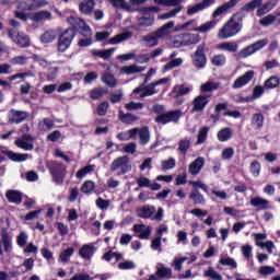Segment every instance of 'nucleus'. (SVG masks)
Returning a JSON list of instances; mask_svg holds the SVG:
<instances>
[{"label": "nucleus", "instance_id": "obj_61", "mask_svg": "<svg viewBox=\"0 0 280 280\" xmlns=\"http://www.w3.org/2000/svg\"><path fill=\"white\" fill-rule=\"evenodd\" d=\"M144 106L145 105H143V103H140V102L137 103L133 101L125 104V108L127 110H143Z\"/></svg>", "mask_w": 280, "mask_h": 280}, {"label": "nucleus", "instance_id": "obj_48", "mask_svg": "<svg viewBox=\"0 0 280 280\" xmlns=\"http://www.w3.org/2000/svg\"><path fill=\"white\" fill-rule=\"evenodd\" d=\"M58 36V34L56 33V31L54 30H49L46 31L42 36H40V40L43 43H54V40H56V37Z\"/></svg>", "mask_w": 280, "mask_h": 280}, {"label": "nucleus", "instance_id": "obj_3", "mask_svg": "<svg viewBox=\"0 0 280 280\" xmlns=\"http://www.w3.org/2000/svg\"><path fill=\"white\" fill-rule=\"evenodd\" d=\"M109 170L110 172H118V175L128 174V172L132 171V165L130 164V158H128V155L116 158L112 162Z\"/></svg>", "mask_w": 280, "mask_h": 280}, {"label": "nucleus", "instance_id": "obj_29", "mask_svg": "<svg viewBox=\"0 0 280 280\" xmlns=\"http://www.w3.org/2000/svg\"><path fill=\"white\" fill-rule=\"evenodd\" d=\"M130 38H132V32H125L109 38L108 43L109 45H119V43L130 40Z\"/></svg>", "mask_w": 280, "mask_h": 280}, {"label": "nucleus", "instance_id": "obj_5", "mask_svg": "<svg viewBox=\"0 0 280 280\" xmlns=\"http://www.w3.org/2000/svg\"><path fill=\"white\" fill-rule=\"evenodd\" d=\"M156 93H159V89H154V85H151L150 83L148 85L141 84L133 89L131 97H133V100H139V97L143 98L150 97L151 95H156Z\"/></svg>", "mask_w": 280, "mask_h": 280}, {"label": "nucleus", "instance_id": "obj_42", "mask_svg": "<svg viewBox=\"0 0 280 280\" xmlns=\"http://www.w3.org/2000/svg\"><path fill=\"white\" fill-rule=\"evenodd\" d=\"M74 253H75V249L73 247H68L67 249L60 253L59 261L61 264H67L71 259Z\"/></svg>", "mask_w": 280, "mask_h": 280}, {"label": "nucleus", "instance_id": "obj_16", "mask_svg": "<svg viewBox=\"0 0 280 280\" xmlns=\"http://www.w3.org/2000/svg\"><path fill=\"white\" fill-rule=\"evenodd\" d=\"M133 233H136L140 240H150V236L152 235V228L145 224H135Z\"/></svg>", "mask_w": 280, "mask_h": 280}, {"label": "nucleus", "instance_id": "obj_37", "mask_svg": "<svg viewBox=\"0 0 280 280\" xmlns=\"http://www.w3.org/2000/svg\"><path fill=\"white\" fill-rule=\"evenodd\" d=\"M264 4V0H250L244 7H242L243 12H255Z\"/></svg>", "mask_w": 280, "mask_h": 280}, {"label": "nucleus", "instance_id": "obj_31", "mask_svg": "<svg viewBox=\"0 0 280 280\" xmlns=\"http://www.w3.org/2000/svg\"><path fill=\"white\" fill-rule=\"evenodd\" d=\"M5 197L9 202H12L13 205H21L23 200V195L19 190H8Z\"/></svg>", "mask_w": 280, "mask_h": 280}, {"label": "nucleus", "instance_id": "obj_38", "mask_svg": "<svg viewBox=\"0 0 280 280\" xmlns=\"http://www.w3.org/2000/svg\"><path fill=\"white\" fill-rule=\"evenodd\" d=\"M92 56H96L98 58H103V60H108L113 54H115V48H109L105 50H97L93 49L91 50Z\"/></svg>", "mask_w": 280, "mask_h": 280}, {"label": "nucleus", "instance_id": "obj_64", "mask_svg": "<svg viewBox=\"0 0 280 280\" xmlns=\"http://www.w3.org/2000/svg\"><path fill=\"white\" fill-rule=\"evenodd\" d=\"M211 62L214 67H223V65H226V57L224 55H215L212 57Z\"/></svg>", "mask_w": 280, "mask_h": 280}, {"label": "nucleus", "instance_id": "obj_14", "mask_svg": "<svg viewBox=\"0 0 280 280\" xmlns=\"http://www.w3.org/2000/svg\"><path fill=\"white\" fill-rule=\"evenodd\" d=\"M30 117L27 112L11 109L8 115L9 124H23Z\"/></svg>", "mask_w": 280, "mask_h": 280}, {"label": "nucleus", "instance_id": "obj_41", "mask_svg": "<svg viewBox=\"0 0 280 280\" xmlns=\"http://www.w3.org/2000/svg\"><path fill=\"white\" fill-rule=\"evenodd\" d=\"M32 21H49L51 20V12L47 11V10H44V11H39V12H36L35 14H33L31 16Z\"/></svg>", "mask_w": 280, "mask_h": 280}, {"label": "nucleus", "instance_id": "obj_7", "mask_svg": "<svg viewBox=\"0 0 280 280\" xmlns=\"http://www.w3.org/2000/svg\"><path fill=\"white\" fill-rule=\"evenodd\" d=\"M209 96L206 94H199L191 101L190 113H205V108L209 106Z\"/></svg>", "mask_w": 280, "mask_h": 280}, {"label": "nucleus", "instance_id": "obj_19", "mask_svg": "<svg viewBox=\"0 0 280 280\" xmlns=\"http://www.w3.org/2000/svg\"><path fill=\"white\" fill-rule=\"evenodd\" d=\"M95 250H97V249L95 248L94 244H84L79 249V256L82 259H85L89 261L92 259L93 255H95Z\"/></svg>", "mask_w": 280, "mask_h": 280}, {"label": "nucleus", "instance_id": "obj_11", "mask_svg": "<svg viewBox=\"0 0 280 280\" xmlns=\"http://www.w3.org/2000/svg\"><path fill=\"white\" fill-rule=\"evenodd\" d=\"M74 36L75 35L73 34V30H67L59 38L58 49L60 51H67L69 47H71V43Z\"/></svg>", "mask_w": 280, "mask_h": 280}, {"label": "nucleus", "instance_id": "obj_47", "mask_svg": "<svg viewBox=\"0 0 280 280\" xmlns=\"http://www.w3.org/2000/svg\"><path fill=\"white\" fill-rule=\"evenodd\" d=\"M119 119L122 121V124H132L133 121H139V117H137L133 114L127 113L124 114V112H119Z\"/></svg>", "mask_w": 280, "mask_h": 280}, {"label": "nucleus", "instance_id": "obj_6", "mask_svg": "<svg viewBox=\"0 0 280 280\" xmlns=\"http://www.w3.org/2000/svg\"><path fill=\"white\" fill-rule=\"evenodd\" d=\"M183 117V112L182 110H171L165 114L159 115L155 118L156 124H162L165 126V124H176L178 122V119Z\"/></svg>", "mask_w": 280, "mask_h": 280}, {"label": "nucleus", "instance_id": "obj_25", "mask_svg": "<svg viewBox=\"0 0 280 280\" xmlns=\"http://www.w3.org/2000/svg\"><path fill=\"white\" fill-rule=\"evenodd\" d=\"M79 10L81 14H93V10H95V0H83L79 4Z\"/></svg>", "mask_w": 280, "mask_h": 280}, {"label": "nucleus", "instance_id": "obj_46", "mask_svg": "<svg viewBox=\"0 0 280 280\" xmlns=\"http://www.w3.org/2000/svg\"><path fill=\"white\" fill-rule=\"evenodd\" d=\"M102 82L106 84L107 86H110V89H115L117 86V79H115V75L110 73H105L101 77Z\"/></svg>", "mask_w": 280, "mask_h": 280}, {"label": "nucleus", "instance_id": "obj_59", "mask_svg": "<svg viewBox=\"0 0 280 280\" xmlns=\"http://www.w3.org/2000/svg\"><path fill=\"white\" fill-rule=\"evenodd\" d=\"M203 277H209L212 280H222V275L215 271L212 267H209L205 272Z\"/></svg>", "mask_w": 280, "mask_h": 280}, {"label": "nucleus", "instance_id": "obj_54", "mask_svg": "<svg viewBox=\"0 0 280 280\" xmlns=\"http://www.w3.org/2000/svg\"><path fill=\"white\" fill-rule=\"evenodd\" d=\"M189 198L192 200V202H195V205H205L206 202L205 196L200 194V191H192L189 195Z\"/></svg>", "mask_w": 280, "mask_h": 280}, {"label": "nucleus", "instance_id": "obj_56", "mask_svg": "<svg viewBox=\"0 0 280 280\" xmlns=\"http://www.w3.org/2000/svg\"><path fill=\"white\" fill-rule=\"evenodd\" d=\"M235 154V149L233 147H229L222 150L221 152V159L222 161H231Z\"/></svg>", "mask_w": 280, "mask_h": 280}, {"label": "nucleus", "instance_id": "obj_39", "mask_svg": "<svg viewBox=\"0 0 280 280\" xmlns=\"http://www.w3.org/2000/svg\"><path fill=\"white\" fill-rule=\"evenodd\" d=\"M154 25V15L140 16L138 19V27H152Z\"/></svg>", "mask_w": 280, "mask_h": 280}, {"label": "nucleus", "instance_id": "obj_8", "mask_svg": "<svg viewBox=\"0 0 280 280\" xmlns=\"http://www.w3.org/2000/svg\"><path fill=\"white\" fill-rule=\"evenodd\" d=\"M34 137L25 133L21 138H16L14 143L21 150H25L26 152H32L34 150Z\"/></svg>", "mask_w": 280, "mask_h": 280}, {"label": "nucleus", "instance_id": "obj_17", "mask_svg": "<svg viewBox=\"0 0 280 280\" xmlns=\"http://www.w3.org/2000/svg\"><path fill=\"white\" fill-rule=\"evenodd\" d=\"M255 78V71L249 70L245 72L243 75L238 77L234 83L233 89H242L243 86H246Z\"/></svg>", "mask_w": 280, "mask_h": 280}, {"label": "nucleus", "instance_id": "obj_1", "mask_svg": "<svg viewBox=\"0 0 280 280\" xmlns=\"http://www.w3.org/2000/svg\"><path fill=\"white\" fill-rule=\"evenodd\" d=\"M242 21L235 19V15L230 18V20L219 30L218 38L221 40H226V38H233L242 32Z\"/></svg>", "mask_w": 280, "mask_h": 280}, {"label": "nucleus", "instance_id": "obj_55", "mask_svg": "<svg viewBox=\"0 0 280 280\" xmlns=\"http://www.w3.org/2000/svg\"><path fill=\"white\" fill-rule=\"evenodd\" d=\"M95 190V184L93 180H85L81 186L82 194H93Z\"/></svg>", "mask_w": 280, "mask_h": 280}, {"label": "nucleus", "instance_id": "obj_9", "mask_svg": "<svg viewBox=\"0 0 280 280\" xmlns=\"http://www.w3.org/2000/svg\"><path fill=\"white\" fill-rule=\"evenodd\" d=\"M192 62L197 69H203L207 66V56L205 55V44L197 47L195 51Z\"/></svg>", "mask_w": 280, "mask_h": 280}, {"label": "nucleus", "instance_id": "obj_13", "mask_svg": "<svg viewBox=\"0 0 280 280\" xmlns=\"http://www.w3.org/2000/svg\"><path fill=\"white\" fill-rule=\"evenodd\" d=\"M9 37L13 43H15V45H19V47H30V36L24 33L9 31Z\"/></svg>", "mask_w": 280, "mask_h": 280}, {"label": "nucleus", "instance_id": "obj_36", "mask_svg": "<svg viewBox=\"0 0 280 280\" xmlns=\"http://www.w3.org/2000/svg\"><path fill=\"white\" fill-rule=\"evenodd\" d=\"M142 43L145 44L147 47H156V45H159V37L152 32L142 37Z\"/></svg>", "mask_w": 280, "mask_h": 280}, {"label": "nucleus", "instance_id": "obj_12", "mask_svg": "<svg viewBox=\"0 0 280 280\" xmlns=\"http://www.w3.org/2000/svg\"><path fill=\"white\" fill-rule=\"evenodd\" d=\"M137 137H139L140 145H148L151 139L150 128H133V139H137Z\"/></svg>", "mask_w": 280, "mask_h": 280}, {"label": "nucleus", "instance_id": "obj_27", "mask_svg": "<svg viewBox=\"0 0 280 280\" xmlns=\"http://www.w3.org/2000/svg\"><path fill=\"white\" fill-rule=\"evenodd\" d=\"M250 205L259 211H264V209H268V207H270V201L261 197H254L250 199Z\"/></svg>", "mask_w": 280, "mask_h": 280}, {"label": "nucleus", "instance_id": "obj_33", "mask_svg": "<svg viewBox=\"0 0 280 280\" xmlns=\"http://www.w3.org/2000/svg\"><path fill=\"white\" fill-rule=\"evenodd\" d=\"M217 49H219L220 51H229L230 54H235V51H237V43L223 42L217 45Z\"/></svg>", "mask_w": 280, "mask_h": 280}, {"label": "nucleus", "instance_id": "obj_28", "mask_svg": "<svg viewBox=\"0 0 280 280\" xmlns=\"http://www.w3.org/2000/svg\"><path fill=\"white\" fill-rule=\"evenodd\" d=\"M172 27H174V21H171V22L164 24L159 30L154 31L155 36H158L159 39L165 38V36H170V34H172Z\"/></svg>", "mask_w": 280, "mask_h": 280}, {"label": "nucleus", "instance_id": "obj_50", "mask_svg": "<svg viewBox=\"0 0 280 280\" xmlns=\"http://www.w3.org/2000/svg\"><path fill=\"white\" fill-rule=\"evenodd\" d=\"M280 84V79L277 75H271L269 79L265 81V89H277Z\"/></svg>", "mask_w": 280, "mask_h": 280}, {"label": "nucleus", "instance_id": "obj_43", "mask_svg": "<svg viewBox=\"0 0 280 280\" xmlns=\"http://www.w3.org/2000/svg\"><path fill=\"white\" fill-rule=\"evenodd\" d=\"M108 2L114 8H120L121 10H126L127 12H132V7L128 4L126 0H108Z\"/></svg>", "mask_w": 280, "mask_h": 280}, {"label": "nucleus", "instance_id": "obj_30", "mask_svg": "<svg viewBox=\"0 0 280 280\" xmlns=\"http://www.w3.org/2000/svg\"><path fill=\"white\" fill-rule=\"evenodd\" d=\"M217 138L221 143L230 141V139H233V129L229 127L222 128L218 131Z\"/></svg>", "mask_w": 280, "mask_h": 280}, {"label": "nucleus", "instance_id": "obj_49", "mask_svg": "<svg viewBox=\"0 0 280 280\" xmlns=\"http://www.w3.org/2000/svg\"><path fill=\"white\" fill-rule=\"evenodd\" d=\"M253 54H255V49L252 45H248L247 47H244L237 52V58L244 60L245 58H249V56H253Z\"/></svg>", "mask_w": 280, "mask_h": 280}, {"label": "nucleus", "instance_id": "obj_10", "mask_svg": "<svg viewBox=\"0 0 280 280\" xmlns=\"http://www.w3.org/2000/svg\"><path fill=\"white\" fill-rule=\"evenodd\" d=\"M240 3V0H230L220 7H218L213 12H212V19H219V16H222L223 14H228V12H231L235 5Z\"/></svg>", "mask_w": 280, "mask_h": 280}, {"label": "nucleus", "instance_id": "obj_57", "mask_svg": "<svg viewBox=\"0 0 280 280\" xmlns=\"http://www.w3.org/2000/svg\"><path fill=\"white\" fill-rule=\"evenodd\" d=\"M18 8L20 10H35L36 5H34V2H32V0H19Z\"/></svg>", "mask_w": 280, "mask_h": 280}, {"label": "nucleus", "instance_id": "obj_4", "mask_svg": "<svg viewBox=\"0 0 280 280\" xmlns=\"http://www.w3.org/2000/svg\"><path fill=\"white\" fill-rule=\"evenodd\" d=\"M50 173L54 183H56V185H62V183H65V176H67V166L58 162H54L50 165Z\"/></svg>", "mask_w": 280, "mask_h": 280}, {"label": "nucleus", "instance_id": "obj_24", "mask_svg": "<svg viewBox=\"0 0 280 280\" xmlns=\"http://www.w3.org/2000/svg\"><path fill=\"white\" fill-rule=\"evenodd\" d=\"M143 71H145V67L137 66L135 63L120 68V73H124L125 75H135V73H143Z\"/></svg>", "mask_w": 280, "mask_h": 280}, {"label": "nucleus", "instance_id": "obj_35", "mask_svg": "<svg viewBox=\"0 0 280 280\" xmlns=\"http://www.w3.org/2000/svg\"><path fill=\"white\" fill-rule=\"evenodd\" d=\"M220 89V82L207 81L200 85V93H212Z\"/></svg>", "mask_w": 280, "mask_h": 280}, {"label": "nucleus", "instance_id": "obj_53", "mask_svg": "<svg viewBox=\"0 0 280 280\" xmlns=\"http://www.w3.org/2000/svg\"><path fill=\"white\" fill-rule=\"evenodd\" d=\"M116 137L119 141H130V139H135V128L120 132Z\"/></svg>", "mask_w": 280, "mask_h": 280}, {"label": "nucleus", "instance_id": "obj_15", "mask_svg": "<svg viewBox=\"0 0 280 280\" xmlns=\"http://www.w3.org/2000/svg\"><path fill=\"white\" fill-rule=\"evenodd\" d=\"M215 0H203L195 5H191L187 9L186 14L188 16H194V14H198V12H202V10H207L210 5H213Z\"/></svg>", "mask_w": 280, "mask_h": 280}, {"label": "nucleus", "instance_id": "obj_18", "mask_svg": "<svg viewBox=\"0 0 280 280\" xmlns=\"http://www.w3.org/2000/svg\"><path fill=\"white\" fill-rule=\"evenodd\" d=\"M194 91V85H175L171 91V97L177 100V97H183V95H189Z\"/></svg>", "mask_w": 280, "mask_h": 280}, {"label": "nucleus", "instance_id": "obj_45", "mask_svg": "<svg viewBox=\"0 0 280 280\" xmlns=\"http://www.w3.org/2000/svg\"><path fill=\"white\" fill-rule=\"evenodd\" d=\"M219 264H221V266H228L231 270H235V268H237V261L229 256H221Z\"/></svg>", "mask_w": 280, "mask_h": 280}, {"label": "nucleus", "instance_id": "obj_40", "mask_svg": "<svg viewBox=\"0 0 280 280\" xmlns=\"http://www.w3.org/2000/svg\"><path fill=\"white\" fill-rule=\"evenodd\" d=\"M202 40L199 34H185L184 35V46L187 45H198Z\"/></svg>", "mask_w": 280, "mask_h": 280}, {"label": "nucleus", "instance_id": "obj_34", "mask_svg": "<svg viewBox=\"0 0 280 280\" xmlns=\"http://www.w3.org/2000/svg\"><path fill=\"white\" fill-rule=\"evenodd\" d=\"M217 25H218V20H211L194 28V32H200L201 34H207V32H211V30H215Z\"/></svg>", "mask_w": 280, "mask_h": 280}, {"label": "nucleus", "instance_id": "obj_21", "mask_svg": "<svg viewBox=\"0 0 280 280\" xmlns=\"http://www.w3.org/2000/svg\"><path fill=\"white\" fill-rule=\"evenodd\" d=\"M155 275L159 279H172V268L166 267L163 262H158L155 266Z\"/></svg>", "mask_w": 280, "mask_h": 280}, {"label": "nucleus", "instance_id": "obj_22", "mask_svg": "<svg viewBox=\"0 0 280 280\" xmlns=\"http://www.w3.org/2000/svg\"><path fill=\"white\" fill-rule=\"evenodd\" d=\"M202 167H205V158H197L189 164L188 172L191 176H198V173L202 172Z\"/></svg>", "mask_w": 280, "mask_h": 280}, {"label": "nucleus", "instance_id": "obj_26", "mask_svg": "<svg viewBox=\"0 0 280 280\" xmlns=\"http://www.w3.org/2000/svg\"><path fill=\"white\" fill-rule=\"evenodd\" d=\"M273 8H277V1L268 0L256 11V16H265L268 12H272Z\"/></svg>", "mask_w": 280, "mask_h": 280}, {"label": "nucleus", "instance_id": "obj_23", "mask_svg": "<svg viewBox=\"0 0 280 280\" xmlns=\"http://www.w3.org/2000/svg\"><path fill=\"white\" fill-rule=\"evenodd\" d=\"M265 121H266V118L262 116V114L256 113L252 115L250 126L253 130H261V128H264Z\"/></svg>", "mask_w": 280, "mask_h": 280}, {"label": "nucleus", "instance_id": "obj_60", "mask_svg": "<svg viewBox=\"0 0 280 280\" xmlns=\"http://www.w3.org/2000/svg\"><path fill=\"white\" fill-rule=\"evenodd\" d=\"M183 8L184 7L175 8L173 10L160 15L159 19H162V20L174 19V16H176V14H179V12L183 11Z\"/></svg>", "mask_w": 280, "mask_h": 280}, {"label": "nucleus", "instance_id": "obj_52", "mask_svg": "<svg viewBox=\"0 0 280 280\" xmlns=\"http://www.w3.org/2000/svg\"><path fill=\"white\" fill-rule=\"evenodd\" d=\"M94 170H95V165L84 166L83 168H81L77 172L75 176H77V178L82 180V178H84L86 176V174H91L92 172H94Z\"/></svg>", "mask_w": 280, "mask_h": 280}, {"label": "nucleus", "instance_id": "obj_51", "mask_svg": "<svg viewBox=\"0 0 280 280\" xmlns=\"http://www.w3.org/2000/svg\"><path fill=\"white\" fill-rule=\"evenodd\" d=\"M207 137H209V127H202L197 135V145L205 143Z\"/></svg>", "mask_w": 280, "mask_h": 280}, {"label": "nucleus", "instance_id": "obj_2", "mask_svg": "<svg viewBox=\"0 0 280 280\" xmlns=\"http://www.w3.org/2000/svg\"><path fill=\"white\" fill-rule=\"evenodd\" d=\"M138 218H142L143 220H155L156 222H161L163 220V215L165 211L163 208H156L154 206H143L137 210Z\"/></svg>", "mask_w": 280, "mask_h": 280}, {"label": "nucleus", "instance_id": "obj_32", "mask_svg": "<svg viewBox=\"0 0 280 280\" xmlns=\"http://www.w3.org/2000/svg\"><path fill=\"white\" fill-rule=\"evenodd\" d=\"M5 156L10 159V161H14L15 163H23L26 159H30V154L27 153H14L13 151H5Z\"/></svg>", "mask_w": 280, "mask_h": 280}, {"label": "nucleus", "instance_id": "obj_20", "mask_svg": "<svg viewBox=\"0 0 280 280\" xmlns=\"http://www.w3.org/2000/svg\"><path fill=\"white\" fill-rule=\"evenodd\" d=\"M3 248L4 253L12 252V236L8 232H3L0 238V256L3 255Z\"/></svg>", "mask_w": 280, "mask_h": 280}, {"label": "nucleus", "instance_id": "obj_58", "mask_svg": "<svg viewBox=\"0 0 280 280\" xmlns=\"http://www.w3.org/2000/svg\"><path fill=\"white\" fill-rule=\"evenodd\" d=\"M108 91H106L104 88H97L91 91L90 97L91 100H100V97H104Z\"/></svg>", "mask_w": 280, "mask_h": 280}, {"label": "nucleus", "instance_id": "obj_63", "mask_svg": "<svg viewBox=\"0 0 280 280\" xmlns=\"http://www.w3.org/2000/svg\"><path fill=\"white\" fill-rule=\"evenodd\" d=\"M176 167V160L174 158H170L168 160L162 161V170L167 172V170H174Z\"/></svg>", "mask_w": 280, "mask_h": 280}, {"label": "nucleus", "instance_id": "obj_62", "mask_svg": "<svg viewBox=\"0 0 280 280\" xmlns=\"http://www.w3.org/2000/svg\"><path fill=\"white\" fill-rule=\"evenodd\" d=\"M277 21V16L273 14H268L267 16L262 18L259 21V24L262 25V27H268L269 25H272Z\"/></svg>", "mask_w": 280, "mask_h": 280}, {"label": "nucleus", "instance_id": "obj_44", "mask_svg": "<svg viewBox=\"0 0 280 280\" xmlns=\"http://www.w3.org/2000/svg\"><path fill=\"white\" fill-rule=\"evenodd\" d=\"M189 148H191V139L183 138L179 140L177 148L178 152H180L182 154H187Z\"/></svg>", "mask_w": 280, "mask_h": 280}]
</instances>
